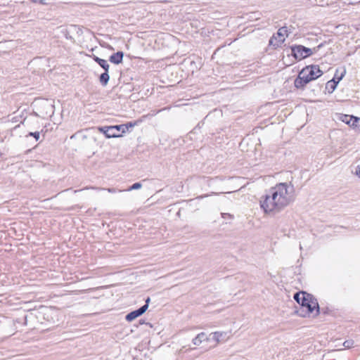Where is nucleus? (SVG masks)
Wrapping results in <instances>:
<instances>
[{"instance_id":"nucleus-30","label":"nucleus","mask_w":360,"mask_h":360,"mask_svg":"<svg viewBox=\"0 0 360 360\" xmlns=\"http://www.w3.org/2000/svg\"><path fill=\"white\" fill-rule=\"evenodd\" d=\"M165 109V108L160 109L159 110H158V111L156 112V113H158V112H161L162 110H164Z\"/></svg>"},{"instance_id":"nucleus-19","label":"nucleus","mask_w":360,"mask_h":360,"mask_svg":"<svg viewBox=\"0 0 360 360\" xmlns=\"http://www.w3.org/2000/svg\"><path fill=\"white\" fill-rule=\"evenodd\" d=\"M141 187H142V184L141 182H136V183L133 184L131 186H130L125 191H131L133 190H138V189H140Z\"/></svg>"},{"instance_id":"nucleus-5","label":"nucleus","mask_w":360,"mask_h":360,"mask_svg":"<svg viewBox=\"0 0 360 360\" xmlns=\"http://www.w3.org/2000/svg\"><path fill=\"white\" fill-rule=\"evenodd\" d=\"M97 129L100 132L103 133L107 139L120 137L122 136L121 134H116L115 125L98 127Z\"/></svg>"},{"instance_id":"nucleus-18","label":"nucleus","mask_w":360,"mask_h":360,"mask_svg":"<svg viewBox=\"0 0 360 360\" xmlns=\"http://www.w3.org/2000/svg\"><path fill=\"white\" fill-rule=\"evenodd\" d=\"M359 122H360V118L352 115V124H351L350 127H353L354 129V128H360Z\"/></svg>"},{"instance_id":"nucleus-17","label":"nucleus","mask_w":360,"mask_h":360,"mask_svg":"<svg viewBox=\"0 0 360 360\" xmlns=\"http://www.w3.org/2000/svg\"><path fill=\"white\" fill-rule=\"evenodd\" d=\"M340 119L342 122L351 126L352 120V115L342 114Z\"/></svg>"},{"instance_id":"nucleus-8","label":"nucleus","mask_w":360,"mask_h":360,"mask_svg":"<svg viewBox=\"0 0 360 360\" xmlns=\"http://www.w3.org/2000/svg\"><path fill=\"white\" fill-rule=\"evenodd\" d=\"M123 57L124 52L122 51H118L110 56L109 61L113 64L119 65L122 63Z\"/></svg>"},{"instance_id":"nucleus-23","label":"nucleus","mask_w":360,"mask_h":360,"mask_svg":"<svg viewBox=\"0 0 360 360\" xmlns=\"http://www.w3.org/2000/svg\"><path fill=\"white\" fill-rule=\"evenodd\" d=\"M150 302V298L149 297H148L146 300H145V304H143V306H141V307H146L145 308V311H147L148 308V306H149V303Z\"/></svg>"},{"instance_id":"nucleus-26","label":"nucleus","mask_w":360,"mask_h":360,"mask_svg":"<svg viewBox=\"0 0 360 360\" xmlns=\"http://www.w3.org/2000/svg\"><path fill=\"white\" fill-rule=\"evenodd\" d=\"M354 174L360 178V166L356 167Z\"/></svg>"},{"instance_id":"nucleus-13","label":"nucleus","mask_w":360,"mask_h":360,"mask_svg":"<svg viewBox=\"0 0 360 360\" xmlns=\"http://www.w3.org/2000/svg\"><path fill=\"white\" fill-rule=\"evenodd\" d=\"M98 80L103 86H105L110 80L109 71H104V72L101 73Z\"/></svg>"},{"instance_id":"nucleus-1","label":"nucleus","mask_w":360,"mask_h":360,"mask_svg":"<svg viewBox=\"0 0 360 360\" xmlns=\"http://www.w3.org/2000/svg\"><path fill=\"white\" fill-rule=\"evenodd\" d=\"M294 188H289L287 183H279L271 187L260 200V207L265 213L278 212L294 201Z\"/></svg>"},{"instance_id":"nucleus-25","label":"nucleus","mask_w":360,"mask_h":360,"mask_svg":"<svg viewBox=\"0 0 360 360\" xmlns=\"http://www.w3.org/2000/svg\"><path fill=\"white\" fill-rule=\"evenodd\" d=\"M139 324H141V325H142V324H146V325H148V326H149L150 327H151V328L153 327V326H152V324H151V323H146V322L145 321V320H143V319H140V320H139Z\"/></svg>"},{"instance_id":"nucleus-4","label":"nucleus","mask_w":360,"mask_h":360,"mask_svg":"<svg viewBox=\"0 0 360 360\" xmlns=\"http://www.w3.org/2000/svg\"><path fill=\"white\" fill-rule=\"evenodd\" d=\"M301 74L305 75L311 82L320 77L323 72L318 65H310L303 68Z\"/></svg>"},{"instance_id":"nucleus-21","label":"nucleus","mask_w":360,"mask_h":360,"mask_svg":"<svg viewBox=\"0 0 360 360\" xmlns=\"http://www.w3.org/2000/svg\"><path fill=\"white\" fill-rule=\"evenodd\" d=\"M353 345H354V341L352 340H345L344 342H343V346L345 347V348H351L353 347Z\"/></svg>"},{"instance_id":"nucleus-7","label":"nucleus","mask_w":360,"mask_h":360,"mask_svg":"<svg viewBox=\"0 0 360 360\" xmlns=\"http://www.w3.org/2000/svg\"><path fill=\"white\" fill-rule=\"evenodd\" d=\"M145 308L146 307H139V309L128 313L125 316V320L129 322H131L136 319V318L141 316L146 312Z\"/></svg>"},{"instance_id":"nucleus-14","label":"nucleus","mask_w":360,"mask_h":360,"mask_svg":"<svg viewBox=\"0 0 360 360\" xmlns=\"http://www.w3.org/2000/svg\"><path fill=\"white\" fill-rule=\"evenodd\" d=\"M338 84L335 80L330 79L326 84V89L328 90V93H333L337 88Z\"/></svg>"},{"instance_id":"nucleus-6","label":"nucleus","mask_w":360,"mask_h":360,"mask_svg":"<svg viewBox=\"0 0 360 360\" xmlns=\"http://www.w3.org/2000/svg\"><path fill=\"white\" fill-rule=\"evenodd\" d=\"M309 82H311V81L305 75L301 74L300 70L297 77L295 78L294 81V86L297 89L303 90L307 86V84H309Z\"/></svg>"},{"instance_id":"nucleus-10","label":"nucleus","mask_w":360,"mask_h":360,"mask_svg":"<svg viewBox=\"0 0 360 360\" xmlns=\"http://www.w3.org/2000/svg\"><path fill=\"white\" fill-rule=\"evenodd\" d=\"M345 75L346 68L345 67L338 68L336 70L334 77L332 79L335 80V82L338 84L339 82L343 79Z\"/></svg>"},{"instance_id":"nucleus-22","label":"nucleus","mask_w":360,"mask_h":360,"mask_svg":"<svg viewBox=\"0 0 360 360\" xmlns=\"http://www.w3.org/2000/svg\"><path fill=\"white\" fill-rule=\"evenodd\" d=\"M211 335H212V339L216 340L217 342H219V340L222 336V334L219 332H215L214 333H212Z\"/></svg>"},{"instance_id":"nucleus-29","label":"nucleus","mask_w":360,"mask_h":360,"mask_svg":"<svg viewBox=\"0 0 360 360\" xmlns=\"http://www.w3.org/2000/svg\"><path fill=\"white\" fill-rule=\"evenodd\" d=\"M321 311H322V312H323V314H327V313H328V308H326V309L322 308V309H321Z\"/></svg>"},{"instance_id":"nucleus-31","label":"nucleus","mask_w":360,"mask_h":360,"mask_svg":"<svg viewBox=\"0 0 360 360\" xmlns=\"http://www.w3.org/2000/svg\"><path fill=\"white\" fill-rule=\"evenodd\" d=\"M75 137V134H73L72 136H71V139H73Z\"/></svg>"},{"instance_id":"nucleus-20","label":"nucleus","mask_w":360,"mask_h":360,"mask_svg":"<svg viewBox=\"0 0 360 360\" xmlns=\"http://www.w3.org/2000/svg\"><path fill=\"white\" fill-rule=\"evenodd\" d=\"M28 136H32L34 138V139L37 141L40 138V132L39 131H34V132H29L26 137Z\"/></svg>"},{"instance_id":"nucleus-12","label":"nucleus","mask_w":360,"mask_h":360,"mask_svg":"<svg viewBox=\"0 0 360 360\" xmlns=\"http://www.w3.org/2000/svg\"><path fill=\"white\" fill-rule=\"evenodd\" d=\"M285 41V38L278 39L277 37L274 34L269 39V45L272 46L274 49L278 47L281 44Z\"/></svg>"},{"instance_id":"nucleus-3","label":"nucleus","mask_w":360,"mask_h":360,"mask_svg":"<svg viewBox=\"0 0 360 360\" xmlns=\"http://www.w3.org/2000/svg\"><path fill=\"white\" fill-rule=\"evenodd\" d=\"M290 49L291 50V53H288V56L289 57L290 56H292L297 61L307 58L313 54V50L311 49L300 44L290 46Z\"/></svg>"},{"instance_id":"nucleus-27","label":"nucleus","mask_w":360,"mask_h":360,"mask_svg":"<svg viewBox=\"0 0 360 360\" xmlns=\"http://www.w3.org/2000/svg\"><path fill=\"white\" fill-rule=\"evenodd\" d=\"M33 2H38L42 5H46L47 3L44 1V0H32Z\"/></svg>"},{"instance_id":"nucleus-15","label":"nucleus","mask_w":360,"mask_h":360,"mask_svg":"<svg viewBox=\"0 0 360 360\" xmlns=\"http://www.w3.org/2000/svg\"><path fill=\"white\" fill-rule=\"evenodd\" d=\"M206 338V335L204 333H199L193 340V343L195 345H199Z\"/></svg>"},{"instance_id":"nucleus-2","label":"nucleus","mask_w":360,"mask_h":360,"mask_svg":"<svg viewBox=\"0 0 360 360\" xmlns=\"http://www.w3.org/2000/svg\"><path fill=\"white\" fill-rule=\"evenodd\" d=\"M294 300L300 304V309L296 311L301 317L309 316L316 311V316L321 312V309L315 297L306 291H298L294 294Z\"/></svg>"},{"instance_id":"nucleus-28","label":"nucleus","mask_w":360,"mask_h":360,"mask_svg":"<svg viewBox=\"0 0 360 360\" xmlns=\"http://www.w3.org/2000/svg\"><path fill=\"white\" fill-rule=\"evenodd\" d=\"M107 191L109 192V193H114L117 191L116 188H108L107 189Z\"/></svg>"},{"instance_id":"nucleus-11","label":"nucleus","mask_w":360,"mask_h":360,"mask_svg":"<svg viewBox=\"0 0 360 360\" xmlns=\"http://www.w3.org/2000/svg\"><path fill=\"white\" fill-rule=\"evenodd\" d=\"M92 58L104 70V71H109L110 65L106 60L102 59L95 55L92 56Z\"/></svg>"},{"instance_id":"nucleus-24","label":"nucleus","mask_w":360,"mask_h":360,"mask_svg":"<svg viewBox=\"0 0 360 360\" xmlns=\"http://www.w3.org/2000/svg\"><path fill=\"white\" fill-rule=\"evenodd\" d=\"M324 46V44L323 43H321L319 45H318L317 46L311 49L313 50V53H316L321 48H322L323 46Z\"/></svg>"},{"instance_id":"nucleus-16","label":"nucleus","mask_w":360,"mask_h":360,"mask_svg":"<svg viewBox=\"0 0 360 360\" xmlns=\"http://www.w3.org/2000/svg\"><path fill=\"white\" fill-rule=\"evenodd\" d=\"M276 35L279 37V39H283L284 35L286 37L288 36V31L286 27H281L279 28L276 32Z\"/></svg>"},{"instance_id":"nucleus-9","label":"nucleus","mask_w":360,"mask_h":360,"mask_svg":"<svg viewBox=\"0 0 360 360\" xmlns=\"http://www.w3.org/2000/svg\"><path fill=\"white\" fill-rule=\"evenodd\" d=\"M136 124V122H129L126 124L115 125V128L117 131H122V133H125L129 131V129L134 127Z\"/></svg>"}]
</instances>
